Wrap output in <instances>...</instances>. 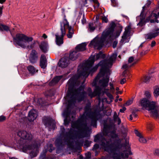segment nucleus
Wrapping results in <instances>:
<instances>
[{"instance_id":"nucleus-1","label":"nucleus","mask_w":159,"mask_h":159,"mask_svg":"<svg viewBox=\"0 0 159 159\" xmlns=\"http://www.w3.org/2000/svg\"><path fill=\"white\" fill-rule=\"evenodd\" d=\"M84 112L81 118L76 121L71 123V126L78 129L76 131L71 129L67 135L71 138H74L76 136L79 138L86 137L87 132L89 130V127L93 126L96 127L97 120L102 117V115L99 111L91 112L90 106L87 105L84 107Z\"/></svg>"},{"instance_id":"nucleus-2","label":"nucleus","mask_w":159,"mask_h":159,"mask_svg":"<svg viewBox=\"0 0 159 159\" xmlns=\"http://www.w3.org/2000/svg\"><path fill=\"white\" fill-rule=\"evenodd\" d=\"M116 57L117 55L116 54H113L109 59H106L100 61L98 64L90 70H89V68L92 66L94 62V59L93 58L88 61L85 63L87 68L83 69L81 72L78 73L77 75L78 78H79L81 76L87 78L90 73L95 71L99 66H101V68L98 75H100V76H104L105 74L109 72V68L112 66L113 62L115 60Z\"/></svg>"},{"instance_id":"nucleus-3","label":"nucleus","mask_w":159,"mask_h":159,"mask_svg":"<svg viewBox=\"0 0 159 159\" xmlns=\"http://www.w3.org/2000/svg\"><path fill=\"white\" fill-rule=\"evenodd\" d=\"M70 95V99L68 101V104L66 109L63 113L64 116L66 117L64 120L65 125H67L70 121V119L68 117L70 114L69 109L71 107L74 105L76 101L80 102L84 101L87 97V93L84 91V87L80 86L78 89H69Z\"/></svg>"},{"instance_id":"nucleus-4","label":"nucleus","mask_w":159,"mask_h":159,"mask_svg":"<svg viewBox=\"0 0 159 159\" xmlns=\"http://www.w3.org/2000/svg\"><path fill=\"white\" fill-rule=\"evenodd\" d=\"M98 140L100 141V145L104 150L109 153L120 149L121 148L120 145V143H121V140L119 138L115 140L112 142L111 139H107L100 134H97L95 137L94 141L96 142Z\"/></svg>"},{"instance_id":"nucleus-5","label":"nucleus","mask_w":159,"mask_h":159,"mask_svg":"<svg viewBox=\"0 0 159 159\" xmlns=\"http://www.w3.org/2000/svg\"><path fill=\"white\" fill-rule=\"evenodd\" d=\"M71 127L72 128V129H73L74 128H73L72 127ZM71 129H70L68 132H66L65 129L63 127L61 128V133L60 136L55 141V143L56 145L60 146L66 144L70 147H72L73 146V141L71 142V140H73L76 139L75 141V144L77 146L80 147L83 145L84 140L82 139L84 137L80 138L76 136L73 139L70 138L67 135V134L69 132ZM77 129L78 130L76 131H76H78V129Z\"/></svg>"},{"instance_id":"nucleus-6","label":"nucleus","mask_w":159,"mask_h":159,"mask_svg":"<svg viewBox=\"0 0 159 159\" xmlns=\"http://www.w3.org/2000/svg\"><path fill=\"white\" fill-rule=\"evenodd\" d=\"M14 44L18 45L22 48L31 49L34 48L36 41L34 40L32 37H29L22 34H17L13 37Z\"/></svg>"},{"instance_id":"nucleus-7","label":"nucleus","mask_w":159,"mask_h":159,"mask_svg":"<svg viewBox=\"0 0 159 159\" xmlns=\"http://www.w3.org/2000/svg\"><path fill=\"white\" fill-rule=\"evenodd\" d=\"M116 26L115 23L114 22H112L110 24L109 27L103 32L101 39L100 40L96 39L92 41L89 44V46H91L93 45L95 48H97L98 49H100L102 47L103 42L106 40L108 37H109V40H111V38L113 35V33Z\"/></svg>"},{"instance_id":"nucleus-8","label":"nucleus","mask_w":159,"mask_h":159,"mask_svg":"<svg viewBox=\"0 0 159 159\" xmlns=\"http://www.w3.org/2000/svg\"><path fill=\"white\" fill-rule=\"evenodd\" d=\"M120 145L121 147L120 149L110 152L112 154V157L113 159L127 158L129 155L132 154L129 141L126 139L125 140L124 144L120 143Z\"/></svg>"},{"instance_id":"nucleus-9","label":"nucleus","mask_w":159,"mask_h":159,"mask_svg":"<svg viewBox=\"0 0 159 159\" xmlns=\"http://www.w3.org/2000/svg\"><path fill=\"white\" fill-rule=\"evenodd\" d=\"M141 106L146 110L151 111L152 116L155 119L159 117V106H157L156 102L154 101H149L146 98L140 100Z\"/></svg>"},{"instance_id":"nucleus-10","label":"nucleus","mask_w":159,"mask_h":159,"mask_svg":"<svg viewBox=\"0 0 159 159\" xmlns=\"http://www.w3.org/2000/svg\"><path fill=\"white\" fill-rule=\"evenodd\" d=\"M117 129L114 125H104L102 132L103 135L105 136H108L112 139H116L118 137L116 134Z\"/></svg>"},{"instance_id":"nucleus-11","label":"nucleus","mask_w":159,"mask_h":159,"mask_svg":"<svg viewBox=\"0 0 159 159\" xmlns=\"http://www.w3.org/2000/svg\"><path fill=\"white\" fill-rule=\"evenodd\" d=\"M17 135L21 139L27 141H30L33 138L32 134L25 130H20L17 132Z\"/></svg>"},{"instance_id":"nucleus-12","label":"nucleus","mask_w":159,"mask_h":159,"mask_svg":"<svg viewBox=\"0 0 159 159\" xmlns=\"http://www.w3.org/2000/svg\"><path fill=\"white\" fill-rule=\"evenodd\" d=\"M61 28H64L66 31V29H68V33L67 34V36L69 38H71L72 37L73 34H74L73 29L70 26H69V23L67 20H65V21L61 23Z\"/></svg>"},{"instance_id":"nucleus-13","label":"nucleus","mask_w":159,"mask_h":159,"mask_svg":"<svg viewBox=\"0 0 159 159\" xmlns=\"http://www.w3.org/2000/svg\"><path fill=\"white\" fill-rule=\"evenodd\" d=\"M61 35L60 36L59 34L57 33L55 35L56 42L57 44L60 46L63 43V37L66 34V31L65 30L64 28H61Z\"/></svg>"},{"instance_id":"nucleus-14","label":"nucleus","mask_w":159,"mask_h":159,"mask_svg":"<svg viewBox=\"0 0 159 159\" xmlns=\"http://www.w3.org/2000/svg\"><path fill=\"white\" fill-rule=\"evenodd\" d=\"M26 150H31L30 155L31 158L36 157L38 152V146L37 144L29 145L26 147Z\"/></svg>"},{"instance_id":"nucleus-15","label":"nucleus","mask_w":159,"mask_h":159,"mask_svg":"<svg viewBox=\"0 0 159 159\" xmlns=\"http://www.w3.org/2000/svg\"><path fill=\"white\" fill-rule=\"evenodd\" d=\"M38 59V53L34 49H32L30 54L29 60L30 62L34 64L36 63Z\"/></svg>"},{"instance_id":"nucleus-16","label":"nucleus","mask_w":159,"mask_h":159,"mask_svg":"<svg viewBox=\"0 0 159 159\" xmlns=\"http://www.w3.org/2000/svg\"><path fill=\"white\" fill-rule=\"evenodd\" d=\"M108 73L105 76V78L100 80L99 81V85L102 88H104L107 87L108 85V83L109 80V75L110 73Z\"/></svg>"},{"instance_id":"nucleus-17","label":"nucleus","mask_w":159,"mask_h":159,"mask_svg":"<svg viewBox=\"0 0 159 159\" xmlns=\"http://www.w3.org/2000/svg\"><path fill=\"white\" fill-rule=\"evenodd\" d=\"M69 63V60L68 58L63 57L59 61L58 64L62 68L66 67Z\"/></svg>"},{"instance_id":"nucleus-18","label":"nucleus","mask_w":159,"mask_h":159,"mask_svg":"<svg viewBox=\"0 0 159 159\" xmlns=\"http://www.w3.org/2000/svg\"><path fill=\"white\" fill-rule=\"evenodd\" d=\"M47 60L45 56L42 54L40 57L39 66L42 69H45L47 66Z\"/></svg>"},{"instance_id":"nucleus-19","label":"nucleus","mask_w":159,"mask_h":159,"mask_svg":"<svg viewBox=\"0 0 159 159\" xmlns=\"http://www.w3.org/2000/svg\"><path fill=\"white\" fill-rule=\"evenodd\" d=\"M37 117L36 111L34 109L31 110L29 112L28 116V120L30 121H32L36 119Z\"/></svg>"},{"instance_id":"nucleus-20","label":"nucleus","mask_w":159,"mask_h":159,"mask_svg":"<svg viewBox=\"0 0 159 159\" xmlns=\"http://www.w3.org/2000/svg\"><path fill=\"white\" fill-rule=\"evenodd\" d=\"M43 122L44 124L47 127H49L51 125L54 126L53 124L52 119L50 117L44 116L43 118Z\"/></svg>"},{"instance_id":"nucleus-21","label":"nucleus","mask_w":159,"mask_h":159,"mask_svg":"<svg viewBox=\"0 0 159 159\" xmlns=\"http://www.w3.org/2000/svg\"><path fill=\"white\" fill-rule=\"evenodd\" d=\"M86 44L85 43H83L77 45L75 48V50L77 52L83 51L86 50Z\"/></svg>"},{"instance_id":"nucleus-22","label":"nucleus","mask_w":159,"mask_h":159,"mask_svg":"<svg viewBox=\"0 0 159 159\" xmlns=\"http://www.w3.org/2000/svg\"><path fill=\"white\" fill-rule=\"evenodd\" d=\"M62 75L57 76L55 77L52 80L49 82V84L50 86H53L56 84L61 80L62 78Z\"/></svg>"},{"instance_id":"nucleus-23","label":"nucleus","mask_w":159,"mask_h":159,"mask_svg":"<svg viewBox=\"0 0 159 159\" xmlns=\"http://www.w3.org/2000/svg\"><path fill=\"white\" fill-rule=\"evenodd\" d=\"M27 68L30 74L32 75H34L38 72V70L32 65H29L27 67Z\"/></svg>"},{"instance_id":"nucleus-24","label":"nucleus","mask_w":159,"mask_h":159,"mask_svg":"<svg viewBox=\"0 0 159 159\" xmlns=\"http://www.w3.org/2000/svg\"><path fill=\"white\" fill-rule=\"evenodd\" d=\"M39 47L41 50L44 53L47 51V44L44 42H42L39 45Z\"/></svg>"},{"instance_id":"nucleus-25","label":"nucleus","mask_w":159,"mask_h":159,"mask_svg":"<svg viewBox=\"0 0 159 159\" xmlns=\"http://www.w3.org/2000/svg\"><path fill=\"white\" fill-rule=\"evenodd\" d=\"M78 56L77 52L75 51H73L71 52L69 55V59L72 61L75 60L78 57Z\"/></svg>"},{"instance_id":"nucleus-26","label":"nucleus","mask_w":159,"mask_h":159,"mask_svg":"<svg viewBox=\"0 0 159 159\" xmlns=\"http://www.w3.org/2000/svg\"><path fill=\"white\" fill-rule=\"evenodd\" d=\"M96 84L95 82L93 83V86H96V88L93 91L94 95H95V97L97 95H99L100 93V92L101 91V88L99 87V86H96Z\"/></svg>"},{"instance_id":"nucleus-27","label":"nucleus","mask_w":159,"mask_h":159,"mask_svg":"<svg viewBox=\"0 0 159 159\" xmlns=\"http://www.w3.org/2000/svg\"><path fill=\"white\" fill-rule=\"evenodd\" d=\"M158 32L150 33L147 34V39H152L154 38L158 35Z\"/></svg>"},{"instance_id":"nucleus-28","label":"nucleus","mask_w":159,"mask_h":159,"mask_svg":"<svg viewBox=\"0 0 159 159\" xmlns=\"http://www.w3.org/2000/svg\"><path fill=\"white\" fill-rule=\"evenodd\" d=\"M153 94L155 97L159 96V86L156 85L153 87Z\"/></svg>"},{"instance_id":"nucleus-29","label":"nucleus","mask_w":159,"mask_h":159,"mask_svg":"<svg viewBox=\"0 0 159 159\" xmlns=\"http://www.w3.org/2000/svg\"><path fill=\"white\" fill-rule=\"evenodd\" d=\"M105 57V55L103 54L102 52L100 51L96 55L95 59L97 60L100 58H104Z\"/></svg>"},{"instance_id":"nucleus-30","label":"nucleus","mask_w":159,"mask_h":159,"mask_svg":"<svg viewBox=\"0 0 159 159\" xmlns=\"http://www.w3.org/2000/svg\"><path fill=\"white\" fill-rule=\"evenodd\" d=\"M128 37V35L123 34V35L122 37V39L120 41V43L122 44H123L124 43L128 42L129 41H127V40Z\"/></svg>"},{"instance_id":"nucleus-31","label":"nucleus","mask_w":159,"mask_h":159,"mask_svg":"<svg viewBox=\"0 0 159 159\" xmlns=\"http://www.w3.org/2000/svg\"><path fill=\"white\" fill-rule=\"evenodd\" d=\"M0 30L3 31L5 30L6 31H8L10 30L8 26L1 24H0Z\"/></svg>"},{"instance_id":"nucleus-32","label":"nucleus","mask_w":159,"mask_h":159,"mask_svg":"<svg viewBox=\"0 0 159 159\" xmlns=\"http://www.w3.org/2000/svg\"><path fill=\"white\" fill-rule=\"evenodd\" d=\"M135 64L136 62H134L132 64H129V63L128 64H125L123 65L122 68L126 70L127 69L131 67L132 66H133Z\"/></svg>"},{"instance_id":"nucleus-33","label":"nucleus","mask_w":159,"mask_h":159,"mask_svg":"<svg viewBox=\"0 0 159 159\" xmlns=\"http://www.w3.org/2000/svg\"><path fill=\"white\" fill-rule=\"evenodd\" d=\"M87 92L90 98H92L95 97V95H94V93H93V92H92V90L90 88H88Z\"/></svg>"},{"instance_id":"nucleus-34","label":"nucleus","mask_w":159,"mask_h":159,"mask_svg":"<svg viewBox=\"0 0 159 159\" xmlns=\"http://www.w3.org/2000/svg\"><path fill=\"white\" fill-rule=\"evenodd\" d=\"M153 16V17H155V19H157L159 16V12H158L157 14H156L155 13L152 14L148 18H147L146 19L147 20V21H148L149 20V19L151 17V16Z\"/></svg>"},{"instance_id":"nucleus-35","label":"nucleus","mask_w":159,"mask_h":159,"mask_svg":"<svg viewBox=\"0 0 159 159\" xmlns=\"http://www.w3.org/2000/svg\"><path fill=\"white\" fill-rule=\"evenodd\" d=\"M146 22L144 21V18L142 17L140 18L139 22L138 24V25L141 27L142 26L145 24Z\"/></svg>"},{"instance_id":"nucleus-36","label":"nucleus","mask_w":159,"mask_h":159,"mask_svg":"<svg viewBox=\"0 0 159 159\" xmlns=\"http://www.w3.org/2000/svg\"><path fill=\"white\" fill-rule=\"evenodd\" d=\"M95 29V28L93 26V23H90L89 25V30L90 32L93 31Z\"/></svg>"},{"instance_id":"nucleus-37","label":"nucleus","mask_w":159,"mask_h":159,"mask_svg":"<svg viewBox=\"0 0 159 159\" xmlns=\"http://www.w3.org/2000/svg\"><path fill=\"white\" fill-rule=\"evenodd\" d=\"M139 141L142 143H147V140L145 139L143 136H142L141 137L139 138Z\"/></svg>"},{"instance_id":"nucleus-38","label":"nucleus","mask_w":159,"mask_h":159,"mask_svg":"<svg viewBox=\"0 0 159 159\" xmlns=\"http://www.w3.org/2000/svg\"><path fill=\"white\" fill-rule=\"evenodd\" d=\"M122 27H119V30H118L116 32L115 37L116 38L118 37L120 35V33L122 31Z\"/></svg>"},{"instance_id":"nucleus-39","label":"nucleus","mask_w":159,"mask_h":159,"mask_svg":"<svg viewBox=\"0 0 159 159\" xmlns=\"http://www.w3.org/2000/svg\"><path fill=\"white\" fill-rule=\"evenodd\" d=\"M131 29V27L129 25L127 27L125 28V31L124 32V34L128 35V34Z\"/></svg>"},{"instance_id":"nucleus-40","label":"nucleus","mask_w":159,"mask_h":159,"mask_svg":"<svg viewBox=\"0 0 159 159\" xmlns=\"http://www.w3.org/2000/svg\"><path fill=\"white\" fill-rule=\"evenodd\" d=\"M144 95L148 98H150L151 97V92L149 91H146Z\"/></svg>"},{"instance_id":"nucleus-41","label":"nucleus","mask_w":159,"mask_h":159,"mask_svg":"<svg viewBox=\"0 0 159 159\" xmlns=\"http://www.w3.org/2000/svg\"><path fill=\"white\" fill-rule=\"evenodd\" d=\"M150 79V75H146L144 78L143 81L145 83L148 82Z\"/></svg>"},{"instance_id":"nucleus-42","label":"nucleus","mask_w":159,"mask_h":159,"mask_svg":"<svg viewBox=\"0 0 159 159\" xmlns=\"http://www.w3.org/2000/svg\"><path fill=\"white\" fill-rule=\"evenodd\" d=\"M74 81L73 79L72 78L69 80L68 84H69V85L71 86L74 85Z\"/></svg>"},{"instance_id":"nucleus-43","label":"nucleus","mask_w":159,"mask_h":159,"mask_svg":"<svg viewBox=\"0 0 159 159\" xmlns=\"http://www.w3.org/2000/svg\"><path fill=\"white\" fill-rule=\"evenodd\" d=\"M90 142L88 140H86L84 142V146L86 147H88L90 146Z\"/></svg>"},{"instance_id":"nucleus-44","label":"nucleus","mask_w":159,"mask_h":159,"mask_svg":"<svg viewBox=\"0 0 159 159\" xmlns=\"http://www.w3.org/2000/svg\"><path fill=\"white\" fill-rule=\"evenodd\" d=\"M119 118L117 115V113L116 112H115L113 116V119L115 121H117V118Z\"/></svg>"},{"instance_id":"nucleus-45","label":"nucleus","mask_w":159,"mask_h":159,"mask_svg":"<svg viewBox=\"0 0 159 159\" xmlns=\"http://www.w3.org/2000/svg\"><path fill=\"white\" fill-rule=\"evenodd\" d=\"M153 126L151 124L149 123L148 124L147 128H148V129L149 130H152L153 129Z\"/></svg>"},{"instance_id":"nucleus-46","label":"nucleus","mask_w":159,"mask_h":159,"mask_svg":"<svg viewBox=\"0 0 159 159\" xmlns=\"http://www.w3.org/2000/svg\"><path fill=\"white\" fill-rule=\"evenodd\" d=\"M6 119V117L3 116H0V122H2L4 120H5Z\"/></svg>"},{"instance_id":"nucleus-47","label":"nucleus","mask_w":159,"mask_h":159,"mask_svg":"<svg viewBox=\"0 0 159 159\" xmlns=\"http://www.w3.org/2000/svg\"><path fill=\"white\" fill-rule=\"evenodd\" d=\"M134 132L136 135L139 138L142 136V135L137 130H135Z\"/></svg>"},{"instance_id":"nucleus-48","label":"nucleus","mask_w":159,"mask_h":159,"mask_svg":"<svg viewBox=\"0 0 159 159\" xmlns=\"http://www.w3.org/2000/svg\"><path fill=\"white\" fill-rule=\"evenodd\" d=\"M133 102V100H129L126 103H125V105L126 106H129L130 105H131Z\"/></svg>"},{"instance_id":"nucleus-49","label":"nucleus","mask_w":159,"mask_h":159,"mask_svg":"<svg viewBox=\"0 0 159 159\" xmlns=\"http://www.w3.org/2000/svg\"><path fill=\"white\" fill-rule=\"evenodd\" d=\"M82 23L83 24H84L86 23V20L84 17V15H83V19L81 20Z\"/></svg>"},{"instance_id":"nucleus-50","label":"nucleus","mask_w":159,"mask_h":159,"mask_svg":"<svg viewBox=\"0 0 159 159\" xmlns=\"http://www.w3.org/2000/svg\"><path fill=\"white\" fill-rule=\"evenodd\" d=\"M111 2L112 3L114 7H115L117 6L118 5V3L117 2H116V1L115 0H111Z\"/></svg>"},{"instance_id":"nucleus-51","label":"nucleus","mask_w":159,"mask_h":159,"mask_svg":"<svg viewBox=\"0 0 159 159\" xmlns=\"http://www.w3.org/2000/svg\"><path fill=\"white\" fill-rule=\"evenodd\" d=\"M134 58L133 57H130L128 59V63L129 64L131 63L134 61Z\"/></svg>"},{"instance_id":"nucleus-52","label":"nucleus","mask_w":159,"mask_h":159,"mask_svg":"<svg viewBox=\"0 0 159 159\" xmlns=\"http://www.w3.org/2000/svg\"><path fill=\"white\" fill-rule=\"evenodd\" d=\"M102 22L107 23L108 21V20L107 17H104L102 18Z\"/></svg>"},{"instance_id":"nucleus-53","label":"nucleus","mask_w":159,"mask_h":159,"mask_svg":"<svg viewBox=\"0 0 159 159\" xmlns=\"http://www.w3.org/2000/svg\"><path fill=\"white\" fill-rule=\"evenodd\" d=\"M154 154L155 155H159V149H157L155 150Z\"/></svg>"},{"instance_id":"nucleus-54","label":"nucleus","mask_w":159,"mask_h":159,"mask_svg":"<svg viewBox=\"0 0 159 159\" xmlns=\"http://www.w3.org/2000/svg\"><path fill=\"white\" fill-rule=\"evenodd\" d=\"M99 148V145L98 144H95L93 146V148L94 149L96 150L98 149Z\"/></svg>"},{"instance_id":"nucleus-55","label":"nucleus","mask_w":159,"mask_h":159,"mask_svg":"<svg viewBox=\"0 0 159 159\" xmlns=\"http://www.w3.org/2000/svg\"><path fill=\"white\" fill-rule=\"evenodd\" d=\"M117 41H114L112 47L113 48H115L117 46Z\"/></svg>"},{"instance_id":"nucleus-56","label":"nucleus","mask_w":159,"mask_h":159,"mask_svg":"<svg viewBox=\"0 0 159 159\" xmlns=\"http://www.w3.org/2000/svg\"><path fill=\"white\" fill-rule=\"evenodd\" d=\"M126 82V80L125 78L122 79L120 81V83L121 84H123Z\"/></svg>"},{"instance_id":"nucleus-57","label":"nucleus","mask_w":159,"mask_h":159,"mask_svg":"<svg viewBox=\"0 0 159 159\" xmlns=\"http://www.w3.org/2000/svg\"><path fill=\"white\" fill-rule=\"evenodd\" d=\"M156 44V43L155 41H152V42L151 44V47H153Z\"/></svg>"},{"instance_id":"nucleus-58","label":"nucleus","mask_w":159,"mask_h":159,"mask_svg":"<svg viewBox=\"0 0 159 159\" xmlns=\"http://www.w3.org/2000/svg\"><path fill=\"white\" fill-rule=\"evenodd\" d=\"M147 53V52L146 51H143L142 52L140 53V55L141 56H143L144 55H145Z\"/></svg>"},{"instance_id":"nucleus-59","label":"nucleus","mask_w":159,"mask_h":159,"mask_svg":"<svg viewBox=\"0 0 159 159\" xmlns=\"http://www.w3.org/2000/svg\"><path fill=\"white\" fill-rule=\"evenodd\" d=\"M126 110V108L125 107H123L122 109L120 110V111L121 112H124V111Z\"/></svg>"},{"instance_id":"nucleus-60","label":"nucleus","mask_w":159,"mask_h":159,"mask_svg":"<svg viewBox=\"0 0 159 159\" xmlns=\"http://www.w3.org/2000/svg\"><path fill=\"white\" fill-rule=\"evenodd\" d=\"M3 8V6H2V7H0V16H1L2 13V9Z\"/></svg>"},{"instance_id":"nucleus-61","label":"nucleus","mask_w":159,"mask_h":159,"mask_svg":"<svg viewBox=\"0 0 159 159\" xmlns=\"http://www.w3.org/2000/svg\"><path fill=\"white\" fill-rule=\"evenodd\" d=\"M116 121L117 122V124L118 125H120L121 122L120 119L119 118H117V121H116Z\"/></svg>"},{"instance_id":"nucleus-62","label":"nucleus","mask_w":159,"mask_h":159,"mask_svg":"<svg viewBox=\"0 0 159 159\" xmlns=\"http://www.w3.org/2000/svg\"><path fill=\"white\" fill-rule=\"evenodd\" d=\"M127 74L126 70H125L122 73V75L123 76L125 77L126 76V74Z\"/></svg>"},{"instance_id":"nucleus-63","label":"nucleus","mask_w":159,"mask_h":159,"mask_svg":"<svg viewBox=\"0 0 159 159\" xmlns=\"http://www.w3.org/2000/svg\"><path fill=\"white\" fill-rule=\"evenodd\" d=\"M132 116L136 118L137 116V114H136L135 112H133L132 113Z\"/></svg>"},{"instance_id":"nucleus-64","label":"nucleus","mask_w":159,"mask_h":159,"mask_svg":"<svg viewBox=\"0 0 159 159\" xmlns=\"http://www.w3.org/2000/svg\"><path fill=\"white\" fill-rule=\"evenodd\" d=\"M107 96L111 99L112 98L113 96L110 93H108L107 94Z\"/></svg>"}]
</instances>
